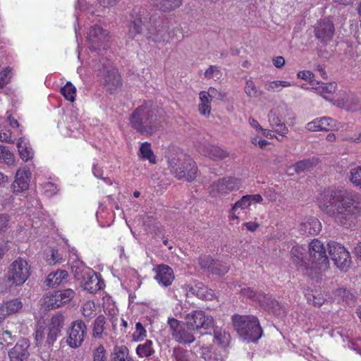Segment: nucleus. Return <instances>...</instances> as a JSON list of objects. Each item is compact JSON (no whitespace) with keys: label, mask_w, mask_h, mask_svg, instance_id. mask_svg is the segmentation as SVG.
<instances>
[{"label":"nucleus","mask_w":361,"mask_h":361,"mask_svg":"<svg viewBox=\"0 0 361 361\" xmlns=\"http://www.w3.org/2000/svg\"><path fill=\"white\" fill-rule=\"evenodd\" d=\"M319 207L337 224L349 228L355 225L356 218L361 215V195L328 190L324 193Z\"/></svg>","instance_id":"f257e3e1"},{"label":"nucleus","mask_w":361,"mask_h":361,"mask_svg":"<svg viewBox=\"0 0 361 361\" xmlns=\"http://www.w3.org/2000/svg\"><path fill=\"white\" fill-rule=\"evenodd\" d=\"M143 35L147 39L154 42H164L169 39L168 29L157 14L149 16L143 8L136 7L130 13L127 36L134 39Z\"/></svg>","instance_id":"f03ea898"},{"label":"nucleus","mask_w":361,"mask_h":361,"mask_svg":"<svg viewBox=\"0 0 361 361\" xmlns=\"http://www.w3.org/2000/svg\"><path fill=\"white\" fill-rule=\"evenodd\" d=\"M158 110L151 102H146L136 108L130 116V123L133 129L142 135H151L161 126Z\"/></svg>","instance_id":"7ed1b4c3"},{"label":"nucleus","mask_w":361,"mask_h":361,"mask_svg":"<svg viewBox=\"0 0 361 361\" xmlns=\"http://www.w3.org/2000/svg\"><path fill=\"white\" fill-rule=\"evenodd\" d=\"M166 158L171 173L178 179L192 181L197 178V167L190 156L173 150L168 152Z\"/></svg>","instance_id":"20e7f679"},{"label":"nucleus","mask_w":361,"mask_h":361,"mask_svg":"<svg viewBox=\"0 0 361 361\" xmlns=\"http://www.w3.org/2000/svg\"><path fill=\"white\" fill-rule=\"evenodd\" d=\"M232 320L235 330L244 341L255 343L262 337L263 331L256 317L235 314Z\"/></svg>","instance_id":"39448f33"},{"label":"nucleus","mask_w":361,"mask_h":361,"mask_svg":"<svg viewBox=\"0 0 361 361\" xmlns=\"http://www.w3.org/2000/svg\"><path fill=\"white\" fill-rule=\"evenodd\" d=\"M99 71L103 80V85L109 94H115L122 87V80L118 70L107 58L99 60Z\"/></svg>","instance_id":"423d86ee"},{"label":"nucleus","mask_w":361,"mask_h":361,"mask_svg":"<svg viewBox=\"0 0 361 361\" xmlns=\"http://www.w3.org/2000/svg\"><path fill=\"white\" fill-rule=\"evenodd\" d=\"M30 276V267L26 260L18 258L9 266L4 280L9 286L23 285Z\"/></svg>","instance_id":"0eeeda50"},{"label":"nucleus","mask_w":361,"mask_h":361,"mask_svg":"<svg viewBox=\"0 0 361 361\" xmlns=\"http://www.w3.org/2000/svg\"><path fill=\"white\" fill-rule=\"evenodd\" d=\"M240 179L234 177L219 178L209 186V193L212 197H223L241 188Z\"/></svg>","instance_id":"6e6552de"},{"label":"nucleus","mask_w":361,"mask_h":361,"mask_svg":"<svg viewBox=\"0 0 361 361\" xmlns=\"http://www.w3.org/2000/svg\"><path fill=\"white\" fill-rule=\"evenodd\" d=\"M169 331L173 338L183 344H190L195 341V337L192 333L194 331L186 326V322L180 323L176 319H169L168 321Z\"/></svg>","instance_id":"1a4fd4ad"},{"label":"nucleus","mask_w":361,"mask_h":361,"mask_svg":"<svg viewBox=\"0 0 361 361\" xmlns=\"http://www.w3.org/2000/svg\"><path fill=\"white\" fill-rule=\"evenodd\" d=\"M329 254L334 264L341 270L346 271L351 264L350 253L341 244L330 241L328 243Z\"/></svg>","instance_id":"9d476101"},{"label":"nucleus","mask_w":361,"mask_h":361,"mask_svg":"<svg viewBox=\"0 0 361 361\" xmlns=\"http://www.w3.org/2000/svg\"><path fill=\"white\" fill-rule=\"evenodd\" d=\"M87 332V328L83 321L76 320L73 322L67 331V344L72 348L81 346Z\"/></svg>","instance_id":"9b49d317"},{"label":"nucleus","mask_w":361,"mask_h":361,"mask_svg":"<svg viewBox=\"0 0 361 361\" xmlns=\"http://www.w3.org/2000/svg\"><path fill=\"white\" fill-rule=\"evenodd\" d=\"M309 255L312 264L322 270L327 268L329 257L324 244L317 239H314L309 244Z\"/></svg>","instance_id":"f8f14e48"},{"label":"nucleus","mask_w":361,"mask_h":361,"mask_svg":"<svg viewBox=\"0 0 361 361\" xmlns=\"http://www.w3.org/2000/svg\"><path fill=\"white\" fill-rule=\"evenodd\" d=\"M186 326L193 330L208 329L214 326L211 316L206 315L202 311H193L185 316Z\"/></svg>","instance_id":"ddd939ff"},{"label":"nucleus","mask_w":361,"mask_h":361,"mask_svg":"<svg viewBox=\"0 0 361 361\" xmlns=\"http://www.w3.org/2000/svg\"><path fill=\"white\" fill-rule=\"evenodd\" d=\"M109 38V32L104 30L99 25H95L90 29L87 39L90 43V49L92 51H97L103 47L106 48V43Z\"/></svg>","instance_id":"4468645a"},{"label":"nucleus","mask_w":361,"mask_h":361,"mask_svg":"<svg viewBox=\"0 0 361 361\" xmlns=\"http://www.w3.org/2000/svg\"><path fill=\"white\" fill-rule=\"evenodd\" d=\"M334 23L328 20L319 21L314 27V36L322 44L331 41L334 34Z\"/></svg>","instance_id":"2eb2a0df"},{"label":"nucleus","mask_w":361,"mask_h":361,"mask_svg":"<svg viewBox=\"0 0 361 361\" xmlns=\"http://www.w3.org/2000/svg\"><path fill=\"white\" fill-rule=\"evenodd\" d=\"M83 275V279L80 282V286L85 290L90 293H95L97 291L103 288L104 283L92 270H85Z\"/></svg>","instance_id":"dca6fc26"},{"label":"nucleus","mask_w":361,"mask_h":361,"mask_svg":"<svg viewBox=\"0 0 361 361\" xmlns=\"http://www.w3.org/2000/svg\"><path fill=\"white\" fill-rule=\"evenodd\" d=\"M30 342L27 338L18 341L16 345L9 351L8 356L11 361H27L30 357Z\"/></svg>","instance_id":"f3484780"},{"label":"nucleus","mask_w":361,"mask_h":361,"mask_svg":"<svg viewBox=\"0 0 361 361\" xmlns=\"http://www.w3.org/2000/svg\"><path fill=\"white\" fill-rule=\"evenodd\" d=\"M59 334L60 333L56 331L39 327L35 332L37 345L44 344V347L51 350V347H52Z\"/></svg>","instance_id":"a211bd4d"},{"label":"nucleus","mask_w":361,"mask_h":361,"mask_svg":"<svg viewBox=\"0 0 361 361\" xmlns=\"http://www.w3.org/2000/svg\"><path fill=\"white\" fill-rule=\"evenodd\" d=\"M156 275L154 279L159 284L167 287L169 286L174 280V273L169 265L159 264L153 269Z\"/></svg>","instance_id":"6ab92c4d"},{"label":"nucleus","mask_w":361,"mask_h":361,"mask_svg":"<svg viewBox=\"0 0 361 361\" xmlns=\"http://www.w3.org/2000/svg\"><path fill=\"white\" fill-rule=\"evenodd\" d=\"M259 303L260 307L265 311L275 315H280L284 312L279 302L272 298L271 295H266L264 293L259 295Z\"/></svg>","instance_id":"aec40b11"},{"label":"nucleus","mask_w":361,"mask_h":361,"mask_svg":"<svg viewBox=\"0 0 361 361\" xmlns=\"http://www.w3.org/2000/svg\"><path fill=\"white\" fill-rule=\"evenodd\" d=\"M30 172L27 169H18L16 173L15 180L12 184L14 193L21 192L29 188Z\"/></svg>","instance_id":"412c9836"},{"label":"nucleus","mask_w":361,"mask_h":361,"mask_svg":"<svg viewBox=\"0 0 361 361\" xmlns=\"http://www.w3.org/2000/svg\"><path fill=\"white\" fill-rule=\"evenodd\" d=\"M68 274L66 270L59 269L50 273L44 281V284L49 288H54L67 281Z\"/></svg>","instance_id":"4be33fe9"},{"label":"nucleus","mask_w":361,"mask_h":361,"mask_svg":"<svg viewBox=\"0 0 361 361\" xmlns=\"http://www.w3.org/2000/svg\"><path fill=\"white\" fill-rule=\"evenodd\" d=\"M190 291L202 300H212L215 297L213 290L208 288L206 286L200 282L191 286Z\"/></svg>","instance_id":"5701e85b"},{"label":"nucleus","mask_w":361,"mask_h":361,"mask_svg":"<svg viewBox=\"0 0 361 361\" xmlns=\"http://www.w3.org/2000/svg\"><path fill=\"white\" fill-rule=\"evenodd\" d=\"M196 352L199 353L205 361H222V356L216 351H212L210 346L200 345V342L194 347Z\"/></svg>","instance_id":"b1692460"},{"label":"nucleus","mask_w":361,"mask_h":361,"mask_svg":"<svg viewBox=\"0 0 361 361\" xmlns=\"http://www.w3.org/2000/svg\"><path fill=\"white\" fill-rule=\"evenodd\" d=\"M321 228V223L316 218H310L300 225V231L302 234L317 235Z\"/></svg>","instance_id":"393cba45"},{"label":"nucleus","mask_w":361,"mask_h":361,"mask_svg":"<svg viewBox=\"0 0 361 361\" xmlns=\"http://www.w3.org/2000/svg\"><path fill=\"white\" fill-rule=\"evenodd\" d=\"M61 296H59L57 291L48 293L43 298V306L46 310H53L61 307L63 305Z\"/></svg>","instance_id":"a878e982"},{"label":"nucleus","mask_w":361,"mask_h":361,"mask_svg":"<svg viewBox=\"0 0 361 361\" xmlns=\"http://www.w3.org/2000/svg\"><path fill=\"white\" fill-rule=\"evenodd\" d=\"M251 205L250 201L249 200L247 195L241 197V199L237 201L231 207L229 211L228 217L231 220H238L240 212L239 209H245Z\"/></svg>","instance_id":"bb28decb"},{"label":"nucleus","mask_w":361,"mask_h":361,"mask_svg":"<svg viewBox=\"0 0 361 361\" xmlns=\"http://www.w3.org/2000/svg\"><path fill=\"white\" fill-rule=\"evenodd\" d=\"M111 361H133L129 356L128 348L126 345L115 346L111 355Z\"/></svg>","instance_id":"cd10ccee"},{"label":"nucleus","mask_w":361,"mask_h":361,"mask_svg":"<svg viewBox=\"0 0 361 361\" xmlns=\"http://www.w3.org/2000/svg\"><path fill=\"white\" fill-rule=\"evenodd\" d=\"M183 0H153L154 6L159 10L166 12L178 8Z\"/></svg>","instance_id":"c85d7f7f"},{"label":"nucleus","mask_w":361,"mask_h":361,"mask_svg":"<svg viewBox=\"0 0 361 361\" xmlns=\"http://www.w3.org/2000/svg\"><path fill=\"white\" fill-rule=\"evenodd\" d=\"M334 296L338 301L345 302L348 305H353L355 302V295L345 288H339L335 290Z\"/></svg>","instance_id":"c756f323"},{"label":"nucleus","mask_w":361,"mask_h":361,"mask_svg":"<svg viewBox=\"0 0 361 361\" xmlns=\"http://www.w3.org/2000/svg\"><path fill=\"white\" fill-rule=\"evenodd\" d=\"M172 358L176 361H196L194 353L183 348H175L173 350Z\"/></svg>","instance_id":"7c9ffc66"},{"label":"nucleus","mask_w":361,"mask_h":361,"mask_svg":"<svg viewBox=\"0 0 361 361\" xmlns=\"http://www.w3.org/2000/svg\"><path fill=\"white\" fill-rule=\"evenodd\" d=\"M204 154L214 160L224 159L228 156L226 151L214 145L206 147Z\"/></svg>","instance_id":"2f4dec72"},{"label":"nucleus","mask_w":361,"mask_h":361,"mask_svg":"<svg viewBox=\"0 0 361 361\" xmlns=\"http://www.w3.org/2000/svg\"><path fill=\"white\" fill-rule=\"evenodd\" d=\"M106 318L104 315L98 316L93 323L92 336L96 338H101L104 331Z\"/></svg>","instance_id":"473e14b6"},{"label":"nucleus","mask_w":361,"mask_h":361,"mask_svg":"<svg viewBox=\"0 0 361 361\" xmlns=\"http://www.w3.org/2000/svg\"><path fill=\"white\" fill-rule=\"evenodd\" d=\"M17 147L18 149L19 155L23 160L27 161L32 158V149L27 146V143L23 142L22 138L18 140Z\"/></svg>","instance_id":"72a5a7b5"},{"label":"nucleus","mask_w":361,"mask_h":361,"mask_svg":"<svg viewBox=\"0 0 361 361\" xmlns=\"http://www.w3.org/2000/svg\"><path fill=\"white\" fill-rule=\"evenodd\" d=\"M314 165L313 159H303L296 162L290 169L293 168L296 173H300L310 171Z\"/></svg>","instance_id":"f704fd0d"},{"label":"nucleus","mask_w":361,"mask_h":361,"mask_svg":"<svg viewBox=\"0 0 361 361\" xmlns=\"http://www.w3.org/2000/svg\"><path fill=\"white\" fill-rule=\"evenodd\" d=\"M152 341L147 340L144 344H140L136 349L137 354L140 357H147L154 354V350L152 348Z\"/></svg>","instance_id":"c9c22d12"},{"label":"nucleus","mask_w":361,"mask_h":361,"mask_svg":"<svg viewBox=\"0 0 361 361\" xmlns=\"http://www.w3.org/2000/svg\"><path fill=\"white\" fill-rule=\"evenodd\" d=\"M140 154L142 158L148 159L152 164L156 163L155 156L149 142L142 143L140 147Z\"/></svg>","instance_id":"e433bc0d"},{"label":"nucleus","mask_w":361,"mask_h":361,"mask_svg":"<svg viewBox=\"0 0 361 361\" xmlns=\"http://www.w3.org/2000/svg\"><path fill=\"white\" fill-rule=\"evenodd\" d=\"M304 249L300 247H293L291 250V255L293 261L296 264H300V267L307 268V263L304 262Z\"/></svg>","instance_id":"4c0bfd02"},{"label":"nucleus","mask_w":361,"mask_h":361,"mask_svg":"<svg viewBox=\"0 0 361 361\" xmlns=\"http://www.w3.org/2000/svg\"><path fill=\"white\" fill-rule=\"evenodd\" d=\"M2 305L5 307L6 312H8V314H14L18 312L23 307L22 302L18 298L7 301Z\"/></svg>","instance_id":"58836bf2"},{"label":"nucleus","mask_w":361,"mask_h":361,"mask_svg":"<svg viewBox=\"0 0 361 361\" xmlns=\"http://www.w3.org/2000/svg\"><path fill=\"white\" fill-rule=\"evenodd\" d=\"M349 179L350 182L356 187L361 189V166H357L350 170Z\"/></svg>","instance_id":"ea45409f"},{"label":"nucleus","mask_w":361,"mask_h":361,"mask_svg":"<svg viewBox=\"0 0 361 361\" xmlns=\"http://www.w3.org/2000/svg\"><path fill=\"white\" fill-rule=\"evenodd\" d=\"M64 325V317L61 314H56L52 317L49 326L47 328L52 331L61 333Z\"/></svg>","instance_id":"a19ab883"},{"label":"nucleus","mask_w":361,"mask_h":361,"mask_svg":"<svg viewBox=\"0 0 361 361\" xmlns=\"http://www.w3.org/2000/svg\"><path fill=\"white\" fill-rule=\"evenodd\" d=\"M317 121L320 126V130H333L336 128V121L329 117H323L317 119Z\"/></svg>","instance_id":"79ce46f5"},{"label":"nucleus","mask_w":361,"mask_h":361,"mask_svg":"<svg viewBox=\"0 0 361 361\" xmlns=\"http://www.w3.org/2000/svg\"><path fill=\"white\" fill-rule=\"evenodd\" d=\"M61 92L66 99L71 102L75 100L76 89L71 82H68L66 85L61 89Z\"/></svg>","instance_id":"37998d69"},{"label":"nucleus","mask_w":361,"mask_h":361,"mask_svg":"<svg viewBox=\"0 0 361 361\" xmlns=\"http://www.w3.org/2000/svg\"><path fill=\"white\" fill-rule=\"evenodd\" d=\"M244 90L249 97H257L261 94V92L259 91L252 80H247L246 81Z\"/></svg>","instance_id":"c03bdc74"},{"label":"nucleus","mask_w":361,"mask_h":361,"mask_svg":"<svg viewBox=\"0 0 361 361\" xmlns=\"http://www.w3.org/2000/svg\"><path fill=\"white\" fill-rule=\"evenodd\" d=\"M228 269V267L225 263L214 261L212 267L210 269V273L221 276L226 274Z\"/></svg>","instance_id":"a18cd8bd"},{"label":"nucleus","mask_w":361,"mask_h":361,"mask_svg":"<svg viewBox=\"0 0 361 361\" xmlns=\"http://www.w3.org/2000/svg\"><path fill=\"white\" fill-rule=\"evenodd\" d=\"M337 85L335 82L331 83H323L322 82L317 87L314 89L318 91V92L323 95L326 93H332L335 92Z\"/></svg>","instance_id":"49530a36"},{"label":"nucleus","mask_w":361,"mask_h":361,"mask_svg":"<svg viewBox=\"0 0 361 361\" xmlns=\"http://www.w3.org/2000/svg\"><path fill=\"white\" fill-rule=\"evenodd\" d=\"M0 159H4L7 164H13L15 162L13 154L2 145H0Z\"/></svg>","instance_id":"de8ad7c7"},{"label":"nucleus","mask_w":361,"mask_h":361,"mask_svg":"<svg viewBox=\"0 0 361 361\" xmlns=\"http://www.w3.org/2000/svg\"><path fill=\"white\" fill-rule=\"evenodd\" d=\"M93 361H106V350L102 345H99L92 351Z\"/></svg>","instance_id":"09e8293b"},{"label":"nucleus","mask_w":361,"mask_h":361,"mask_svg":"<svg viewBox=\"0 0 361 361\" xmlns=\"http://www.w3.org/2000/svg\"><path fill=\"white\" fill-rule=\"evenodd\" d=\"M346 103L348 109L352 111H358L361 108V100L354 95L349 97Z\"/></svg>","instance_id":"8fccbe9b"},{"label":"nucleus","mask_w":361,"mask_h":361,"mask_svg":"<svg viewBox=\"0 0 361 361\" xmlns=\"http://www.w3.org/2000/svg\"><path fill=\"white\" fill-rule=\"evenodd\" d=\"M71 269L74 277L79 282L83 279L82 274L86 272L85 270H90V269L85 267L82 264H80L79 265H73L72 266Z\"/></svg>","instance_id":"3c124183"},{"label":"nucleus","mask_w":361,"mask_h":361,"mask_svg":"<svg viewBox=\"0 0 361 361\" xmlns=\"http://www.w3.org/2000/svg\"><path fill=\"white\" fill-rule=\"evenodd\" d=\"M240 293L243 296L247 297L253 300H256L258 302L259 298H260L259 295L263 293L262 291H255L251 288H244L241 289Z\"/></svg>","instance_id":"603ef678"},{"label":"nucleus","mask_w":361,"mask_h":361,"mask_svg":"<svg viewBox=\"0 0 361 361\" xmlns=\"http://www.w3.org/2000/svg\"><path fill=\"white\" fill-rule=\"evenodd\" d=\"M57 293L59 296H61L62 298L61 302H63V305L71 301L75 295V292L71 288H67L63 290H57Z\"/></svg>","instance_id":"864d4df0"},{"label":"nucleus","mask_w":361,"mask_h":361,"mask_svg":"<svg viewBox=\"0 0 361 361\" xmlns=\"http://www.w3.org/2000/svg\"><path fill=\"white\" fill-rule=\"evenodd\" d=\"M82 313L87 320L95 316L94 310L92 309V305L90 302H86L83 305Z\"/></svg>","instance_id":"5fc2aeb1"},{"label":"nucleus","mask_w":361,"mask_h":361,"mask_svg":"<svg viewBox=\"0 0 361 361\" xmlns=\"http://www.w3.org/2000/svg\"><path fill=\"white\" fill-rule=\"evenodd\" d=\"M199 264L202 269H207L210 272V269L212 267L214 259L209 256H203L199 258Z\"/></svg>","instance_id":"6e6d98bb"},{"label":"nucleus","mask_w":361,"mask_h":361,"mask_svg":"<svg viewBox=\"0 0 361 361\" xmlns=\"http://www.w3.org/2000/svg\"><path fill=\"white\" fill-rule=\"evenodd\" d=\"M221 72L219 68L215 66H210L205 71L204 76L206 78L211 79L212 78H219Z\"/></svg>","instance_id":"4d7b16f0"},{"label":"nucleus","mask_w":361,"mask_h":361,"mask_svg":"<svg viewBox=\"0 0 361 361\" xmlns=\"http://www.w3.org/2000/svg\"><path fill=\"white\" fill-rule=\"evenodd\" d=\"M11 69L6 68L2 72H0V87L5 86L11 78Z\"/></svg>","instance_id":"13d9d810"},{"label":"nucleus","mask_w":361,"mask_h":361,"mask_svg":"<svg viewBox=\"0 0 361 361\" xmlns=\"http://www.w3.org/2000/svg\"><path fill=\"white\" fill-rule=\"evenodd\" d=\"M1 337L0 338V343L1 344L9 345L14 341L12 334L10 331H2Z\"/></svg>","instance_id":"bf43d9fd"},{"label":"nucleus","mask_w":361,"mask_h":361,"mask_svg":"<svg viewBox=\"0 0 361 361\" xmlns=\"http://www.w3.org/2000/svg\"><path fill=\"white\" fill-rule=\"evenodd\" d=\"M39 345L41 347L40 357L42 360L43 361H50L52 348H51V350L47 349V348L44 347V344H39Z\"/></svg>","instance_id":"052dcab7"},{"label":"nucleus","mask_w":361,"mask_h":361,"mask_svg":"<svg viewBox=\"0 0 361 361\" xmlns=\"http://www.w3.org/2000/svg\"><path fill=\"white\" fill-rule=\"evenodd\" d=\"M0 141L5 142H13L11 140V132L8 129H1L0 130Z\"/></svg>","instance_id":"680f3d73"},{"label":"nucleus","mask_w":361,"mask_h":361,"mask_svg":"<svg viewBox=\"0 0 361 361\" xmlns=\"http://www.w3.org/2000/svg\"><path fill=\"white\" fill-rule=\"evenodd\" d=\"M269 121L273 128L278 127L282 123L281 118L272 111L269 114Z\"/></svg>","instance_id":"e2e57ef3"},{"label":"nucleus","mask_w":361,"mask_h":361,"mask_svg":"<svg viewBox=\"0 0 361 361\" xmlns=\"http://www.w3.org/2000/svg\"><path fill=\"white\" fill-rule=\"evenodd\" d=\"M298 77L303 80H309L312 82L314 78V75L310 71H302L298 72Z\"/></svg>","instance_id":"0e129e2a"},{"label":"nucleus","mask_w":361,"mask_h":361,"mask_svg":"<svg viewBox=\"0 0 361 361\" xmlns=\"http://www.w3.org/2000/svg\"><path fill=\"white\" fill-rule=\"evenodd\" d=\"M51 252V257L50 258H48V261L50 264H56L57 262H59L61 259V257H60L58 250H56L54 249H51L50 250Z\"/></svg>","instance_id":"69168bd1"},{"label":"nucleus","mask_w":361,"mask_h":361,"mask_svg":"<svg viewBox=\"0 0 361 361\" xmlns=\"http://www.w3.org/2000/svg\"><path fill=\"white\" fill-rule=\"evenodd\" d=\"M207 92L209 94L210 98H216L217 99L222 100L224 97V94H222L221 92H218L214 87H209Z\"/></svg>","instance_id":"338daca9"},{"label":"nucleus","mask_w":361,"mask_h":361,"mask_svg":"<svg viewBox=\"0 0 361 361\" xmlns=\"http://www.w3.org/2000/svg\"><path fill=\"white\" fill-rule=\"evenodd\" d=\"M9 216L6 214H0V231H3L8 226Z\"/></svg>","instance_id":"774afa93"}]
</instances>
